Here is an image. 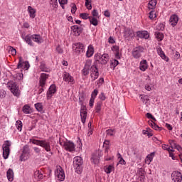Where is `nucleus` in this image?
<instances>
[{"label": "nucleus", "instance_id": "obj_54", "mask_svg": "<svg viewBox=\"0 0 182 182\" xmlns=\"http://www.w3.org/2000/svg\"><path fill=\"white\" fill-rule=\"evenodd\" d=\"M98 93H99V91L97 89L94 90V91L92 92L91 97H95V99Z\"/></svg>", "mask_w": 182, "mask_h": 182}, {"label": "nucleus", "instance_id": "obj_58", "mask_svg": "<svg viewBox=\"0 0 182 182\" xmlns=\"http://www.w3.org/2000/svg\"><path fill=\"white\" fill-rule=\"evenodd\" d=\"M50 4L53 6H58V0H50Z\"/></svg>", "mask_w": 182, "mask_h": 182}, {"label": "nucleus", "instance_id": "obj_11", "mask_svg": "<svg viewBox=\"0 0 182 182\" xmlns=\"http://www.w3.org/2000/svg\"><path fill=\"white\" fill-rule=\"evenodd\" d=\"M171 179L173 182H181L182 181V175L181 172L177 171H173L171 173Z\"/></svg>", "mask_w": 182, "mask_h": 182}, {"label": "nucleus", "instance_id": "obj_30", "mask_svg": "<svg viewBox=\"0 0 182 182\" xmlns=\"http://www.w3.org/2000/svg\"><path fill=\"white\" fill-rule=\"evenodd\" d=\"M35 107L37 112H40V113H43V105H42V103L38 102L35 104Z\"/></svg>", "mask_w": 182, "mask_h": 182}, {"label": "nucleus", "instance_id": "obj_25", "mask_svg": "<svg viewBox=\"0 0 182 182\" xmlns=\"http://www.w3.org/2000/svg\"><path fill=\"white\" fill-rule=\"evenodd\" d=\"M63 80H65V82H73V77H72L69 73L65 72L63 74Z\"/></svg>", "mask_w": 182, "mask_h": 182}, {"label": "nucleus", "instance_id": "obj_44", "mask_svg": "<svg viewBox=\"0 0 182 182\" xmlns=\"http://www.w3.org/2000/svg\"><path fill=\"white\" fill-rule=\"evenodd\" d=\"M9 52H11L12 56H15V55H16V49H15L12 46H9Z\"/></svg>", "mask_w": 182, "mask_h": 182}, {"label": "nucleus", "instance_id": "obj_40", "mask_svg": "<svg viewBox=\"0 0 182 182\" xmlns=\"http://www.w3.org/2000/svg\"><path fill=\"white\" fill-rule=\"evenodd\" d=\"M42 142V140H38V139H30V143H32L33 144H36V146H40L41 143Z\"/></svg>", "mask_w": 182, "mask_h": 182}, {"label": "nucleus", "instance_id": "obj_50", "mask_svg": "<svg viewBox=\"0 0 182 182\" xmlns=\"http://www.w3.org/2000/svg\"><path fill=\"white\" fill-rule=\"evenodd\" d=\"M23 64L24 65L23 69H26V70H28V69L30 68L29 62L28 61H25L23 62Z\"/></svg>", "mask_w": 182, "mask_h": 182}, {"label": "nucleus", "instance_id": "obj_56", "mask_svg": "<svg viewBox=\"0 0 182 182\" xmlns=\"http://www.w3.org/2000/svg\"><path fill=\"white\" fill-rule=\"evenodd\" d=\"M138 173H139V176H144V174H146V171H144V170H143V168H140L139 171H138Z\"/></svg>", "mask_w": 182, "mask_h": 182}, {"label": "nucleus", "instance_id": "obj_37", "mask_svg": "<svg viewBox=\"0 0 182 182\" xmlns=\"http://www.w3.org/2000/svg\"><path fill=\"white\" fill-rule=\"evenodd\" d=\"M113 168H114L113 166L109 165L107 168H105V171L107 173V174H110V173H112L113 171Z\"/></svg>", "mask_w": 182, "mask_h": 182}, {"label": "nucleus", "instance_id": "obj_35", "mask_svg": "<svg viewBox=\"0 0 182 182\" xmlns=\"http://www.w3.org/2000/svg\"><path fill=\"white\" fill-rule=\"evenodd\" d=\"M156 38H158L159 41H163V38H164V34L163 33H160L159 31L155 33Z\"/></svg>", "mask_w": 182, "mask_h": 182}, {"label": "nucleus", "instance_id": "obj_6", "mask_svg": "<svg viewBox=\"0 0 182 182\" xmlns=\"http://www.w3.org/2000/svg\"><path fill=\"white\" fill-rule=\"evenodd\" d=\"M144 52V48L141 46L136 47L132 50V56L135 59H140L141 58V53Z\"/></svg>", "mask_w": 182, "mask_h": 182}, {"label": "nucleus", "instance_id": "obj_42", "mask_svg": "<svg viewBox=\"0 0 182 182\" xmlns=\"http://www.w3.org/2000/svg\"><path fill=\"white\" fill-rule=\"evenodd\" d=\"M22 60H23L22 57H19V61L17 65V69H21V68L23 66V62Z\"/></svg>", "mask_w": 182, "mask_h": 182}, {"label": "nucleus", "instance_id": "obj_32", "mask_svg": "<svg viewBox=\"0 0 182 182\" xmlns=\"http://www.w3.org/2000/svg\"><path fill=\"white\" fill-rule=\"evenodd\" d=\"M90 23H91V25H93L94 26H97V25L99 24L97 18H96V17L92 16H90Z\"/></svg>", "mask_w": 182, "mask_h": 182}, {"label": "nucleus", "instance_id": "obj_18", "mask_svg": "<svg viewBox=\"0 0 182 182\" xmlns=\"http://www.w3.org/2000/svg\"><path fill=\"white\" fill-rule=\"evenodd\" d=\"M136 36L142 39H149V37L150 36V35H149V32L147 31H138L136 32Z\"/></svg>", "mask_w": 182, "mask_h": 182}, {"label": "nucleus", "instance_id": "obj_7", "mask_svg": "<svg viewBox=\"0 0 182 182\" xmlns=\"http://www.w3.org/2000/svg\"><path fill=\"white\" fill-rule=\"evenodd\" d=\"M91 70V79H92V82H95L97 77H99V70L96 65H92L90 68Z\"/></svg>", "mask_w": 182, "mask_h": 182}, {"label": "nucleus", "instance_id": "obj_24", "mask_svg": "<svg viewBox=\"0 0 182 182\" xmlns=\"http://www.w3.org/2000/svg\"><path fill=\"white\" fill-rule=\"evenodd\" d=\"M28 14L30 15V18H32V19H33V18L36 16V10L32 8V6H28Z\"/></svg>", "mask_w": 182, "mask_h": 182}, {"label": "nucleus", "instance_id": "obj_36", "mask_svg": "<svg viewBox=\"0 0 182 182\" xmlns=\"http://www.w3.org/2000/svg\"><path fill=\"white\" fill-rule=\"evenodd\" d=\"M40 69L42 72H49V69L46 67V65L45 63L41 64Z\"/></svg>", "mask_w": 182, "mask_h": 182}, {"label": "nucleus", "instance_id": "obj_52", "mask_svg": "<svg viewBox=\"0 0 182 182\" xmlns=\"http://www.w3.org/2000/svg\"><path fill=\"white\" fill-rule=\"evenodd\" d=\"M92 15L93 18L98 17L99 16V12H97V11L96 9H94L92 11Z\"/></svg>", "mask_w": 182, "mask_h": 182}, {"label": "nucleus", "instance_id": "obj_27", "mask_svg": "<svg viewBox=\"0 0 182 182\" xmlns=\"http://www.w3.org/2000/svg\"><path fill=\"white\" fill-rule=\"evenodd\" d=\"M6 176L9 181H14V170L9 168L7 171Z\"/></svg>", "mask_w": 182, "mask_h": 182}, {"label": "nucleus", "instance_id": "obj_34", "mask_svg": "<svg viewBox=\"0 0 182 182\" xmlns=\"http://www.w3.org/2000/svg\"><path fill=\"white\" fill-rule=\"evenodd\" d=\"M75 167V172L77 174H82V171H83V167L82 166H74Z\"/></svg>", "mask_w": 182, "mask_h": 182}, {"label": "nucleus", "instance_id": "obj_61", "mask_svg": "<svg viewBox=\"0 0 182 182\" xmlns=\"http://www.w3.org/2000/svg\"><path fill=\"white\" fill-rule=\"evenodd\" d=\"M104 15L105 16H106L107 18H110V12H109V10H106L104 12Z\"/></svg>", "mask_w": 182, "mask_h": 182}, {"label": "nucleus", "instance_id": "obj_10", "mask_svg": "<svg viewBox=\"0 0 182 182\" xmlns=\"http://www.w3.org/2000/svg\"><path fill=\"white\" fill-rule=\"evenodd\" d=\"M49 77V74L41 73L39 80V86L40 87H45V85H46V80Z\"/></svg>", "mask_w": 182, "mask_h": 182}, {"label": "nucleus", "instance_id": "obj_60", "mask_svg": "<svg viewBox=\"0 0 182 182\" xmlns=\"http://www.w3.org/2000/svg\"><path fill=\"white\" fill-rule=\"evenodd\" d=\"M99 99H100V100H106V96H105V93L102 92L99 95Z\"/></svg>", "mask_w": 182, "mask_h": 182}, {"label": "nucleus", "instance_id": "obj_33", "mask_svg": "<svg viewBox=\"0 0 182 182\" xmlns=\"http://www.w3.org/2000/svg\"><path fill=\"white\" fill-rule=\"evenodd\" d=\"M102 101H99L97 105H95V112L96 113H100V110H102Z\"/></svg>", "mask_w": 182, "mask_h": 182}, {"label": "nucleus", "instance_id": "obj_26", "mask_svg": "<svg viewBox=\"0 0 182 182\" xmlns=\"http://www.w3.org/2000/svg\"><path fill=\"white\" fill-rule=\"evenodd\" d=\"M94 53H95V49L93 48V46H89L88 50H87V53H86L87 58H92V56H93Z\"/></svg>", "mask_w": 182, "mask_h": 182}, {"label": "nucleus", "instance_id": "obj_43", "mask_svg": "<svg viewBox=\"0 0 182 182\" xmlns=\"http://www.w3.org/2000/svg\"><path fill=\"white\" fill-rule=\"evenodd\" d=\"M117 65H119V60L114 59L113 60L111 61L110 63V66H113V69H114V68H116V66H117Z\"/></svg>", "mask_w": 182, "mask_h": 182}, {"label": "nucleus", "instance_id": "obj_53", "mask_svg": "<svg viewBox=\"0 0 182 182\" xmlns=\"http://www.w3.org/2000/svg\"><path fill=\"white\" fill-rule=\"evenodd\" d=\"M162 149L164 150H168V151H174V150L170 149V147H168V145H166V144L162 145Z\"/></svg>", "mask_w": 182, "mask_h": 182}, {"label": "nucleus", "instance_id": "obj_8", "mask_svg": "<svg viewBox=\"0 0 182 182\" xmlns=\"http://www.w3.org/2000/svg\"><path fill=\"white\" fill-rule=\"evenodd\" d=\"M124 38L125 39H132L134 38V31L130 28H126L124 31Z\"/></svg>", "mask_w": 182, "mask_h": 182}, {"label": "nucleus", "instance_id": "obj_45", "mask_svg": "<svg viewBox=\"0 0 182 182\" xmlns=\"http://www.w3.org/2000/svg\"><path fill=\"white\" fill-rule=\"evenodd\" d=\"M16 126H17L18 130L20 132L22 130V122L21 121H16Z\"/></svg>", "mask_w": 182, "mask_h": 182}, {"label": "nucleus", "instance_id": "obj_21", "mask_svg": "<svg viewBox=\"0 0 182 182\" xmlns=\"http://www.w3.org/2000/svg\"><path fill=\"white\" fill-rule=\"evenodd\" d=\"M90 72V63H86V64L84 66V68L82 69L83 76H87Z\"/></svg>", "mask_w": 182, "mask_h": 182}, {"label": "nucleus", "instance_id": "obj_29", "mask_svg": "<svg viewBox=\"0 0 182 182\" xmlns=\"http://www.w3.org/2000/svg\"><path fill=\"white\" fill-rule=\"evenodd\" d=\"M23 112L26 114H31L32 111L31 110V107L28 105H26L23 107Z\"/></svg>", "mask_w": 182, "mask_h": 182}, {"label": "nucleus", "instance_id": "obj_14", "mask_svg": "<svg viewBox=\"0 0 182 182\" xmlns=\"http://www.w3.org/2000/svg\"><path fill=\"white\" fill-rule=\"evenodd\" d=\"M40 146L43 147V149H44V150H46V151H51V149H50V142L49 141H46V140H41V143L40 144Z\"/></svg>", "mask_w": 182, "mask_h": 182}, {"label": "nucleus", "instance_id": "obj_16", "mask_svg": "<svg viewBox=\"0 0 182 182\" xmlns=\"http://www.w3.org/2000/svg\"><path fill=\"white\" fill-rule=\"evenodd\" d=\"M55 175L57 176L60 181H63L65 180V171L63 169H57V171L55 172Z\"/></svg>", "mask_w": 182, "mask_h": 182}, {"label": "nucleus", "instance_id": "obj_2", "mask_svg": "<svg viewBox=\"0 0 182 182\" xmlns=\"http://www.w3.org/2000/svg\"><path fill=\"white\" fill-rule=\"evenodd\" d=\"M95 62L99 63L100 65H107L109 62V54L107 53H97L95 55Z\"/></svg>", "mask_w": 182, "mask_h": 182}, {"label": "nucleus", "instance_id": "obj_13", "mask_svg": "<svg viewBox=\"0 0 182 182\" xmlns=\"http://www.w3.org/2000/svg\"><path fill=\"white\" fill-rule=\"evenodd\" d=\"M56 93V85L53 84L48 88L47 92V99H50Z\"/></svg>", "mask_w": 182, "mask_h": 182}, {"label": "nucleus", "instance_id": "obj_19", "mask_svg": "<svg viewBox=\"0 0 182 182\" xmlns=\"http://www.w3.org/2000/svg\"><path fill=\"white\" fill-rule=\"evenodd\" d=\"M31 38L32 41L36 42V43H43V38L39 34H33Z\"/></svg>", "mask_w": 182, "mask_h": 182}, {"label": "nucleus", "instance_id": "obj_59", "mask_svg": "<svg viewBox=\"0 0 182 182\" xmlns=\"http://www.w3.org/2000/svg\"><path fill=\"white\" fill-rule=\"evenodd\" d=\"M58 2L60 4V6H62V5H67L68 0H58Z\"/></svg>", "mask_w": 182, "mask_h": 182}, {"label": "nucleus", "instance_id": "obj_1", "mask_svg": "<svg viewBox=\"0 0 182 182\" xmlns=\"http://www.w3.org/2000/svg\"><path fill=\"white\" fill-rule=\"evenodd\" d=\"M83 102H85V94H80L79 96V103L81 106L80 118L82 123L85 124V123H86V119L87 117V109L86 108V106L83 105Z\"/></svg>", "mask_w": 182, "mask_h": 182}, {"label": "nucleus", "instance_id": "obj_23", "mask_svg": "<svg viewBox=\"0 0 182 182\" xmlns=\"http://www.w3.org/2000/svg\"><path fill=\"white\" fill-rule=\"evenodd\" d=\"M158 55L161 56V59H164V60H166V62H168V58L166 56V54H164V52L163 50H161V48H159L157 49Z\"/></svg>", "mask_w": 182, "mask_h": 182}, {"label": "nucleus", "instance_id": "obj_22", "mask_svg": "<svg viewBox=\"0 0 182 182\" xmlns=\"http://www.w3.org/2000/svg\"><path fill=\"white\" fill-rule=\"evenodd\" d=\"M74 166H82L83 164V159L80 156H75L74 158Z\"/></svg>", "mask_w": 182, "mask_h": 182}, {"label": "nucleus", "instance_id": "obj_12", "mask_svg": "<svg viewBox=\"0 0 182 182\" xmlns=\"http://www.w3.org/2000/svg\"><path fill=\"white\" fill-rule=\"evenodd\" d=\"M63 147L67 151H75V144L70 141L64 142Z\"/></svg>", "mask_w": 182, "mask_h": 182}, {"label": "nucleus", "instance_id": "obj_47", "mask_svg": "<svg viewBox=\"0 0 182 182\" xmlns=\"http://www.w3.org/2000/svg\"><path fill=\"white\" fill-rule=\"evenodd\" d=\"M118 159H119V164H123L124 166L126 165V161L123 159V157H122V154H119Z\"/></svg>", "mask_w": 182, "mask_h": 182}, {"label": "nucleus", "instance_id": "obj_28", "mask_svg": "<svg viewBox=\"0 0 182 182\" xmlns=\"http://www.w3.org/2000/svg\"><path fill=\"white\" fill-rule=\"evenodd\" d=\"M157 5V0H150L148 4L149 9H154Z\"/></svg>", "mask_w": 182, "mask_h": 182}, {"label": "nucleus", "instance_id": "obj_55", "mask_svg": "<svg viewBox=\"0 0 182 182\" xmlns=\"http://www.w3.org/2000/svg\"><path fill=\"white\" fill-rule=\"evenodd\" d=\"M152 129H154V130H159V132H161V130H163V128L159 127L156 124H154V126H153Z\"/></svg>", "mask_w": 182, "mask_h": 182}, {"label": "nucleus", "instance_id": "obj_39", "mask_svg": "<svg viewBox=\"0 0 182 182\" xmlns=\"http://www.w3.org/2000/svg\"><path fill=\"white\" fill-rule=\"evenodd\" d=\"M71 6V14H76V11H77V7L75 3H72L70 4Z\"/></svg>", "mask_w": 182, "mask_h": 182}, {"label": "nucleus", "instance_id": "obj_63", "mask_svg": "<svg viewBox=\"0 0 182 182\" xmlns=\"http://www.w3.org/2000/svg\"><path fill=\"white\" fill-rule=\"evenodd\" d=\"M33 150L35 153H37L38 154H41V149H39L38 147H34Z\"/></svg>", "mask_w": 182, "mask_h": 182}, {"label": "nucleus", "instance_id": "obj_64", "mask_svg": "<svg viewBox=\"0 0 182 182\" xmlns=\"http://www.w3.org/2000/svg\"><path fill=\"white\" fill-rule=\"evenodd\" d=\"M41 174V172L39 171H36L35 173H34V177L35 178H38L39 177V175Z\"/></svg>", "mask_w": 182, "mask_h": 182}, {"label": "nucleus", "instance_id": "obj_31", "mask_svg": "<svg viewBox=\"0 0 182 182\" xmlns=\"http://www.w3.org/2000/svg\"><path fill=\"white\" fill-rule=\"evenodd\" d=\"M24 40L26 41V43H28V45H30V46H33V44L32 43V35H27L24 38Z\"/></svg>", "mask_w": 182, "mask_h": 182}, {"label": "nucleus", "instance_id": "obj_5", "mask_svg": "<svg viewBox=\"0 0 182 182\" xmlns=\"http://www.w3.org/2000/svg\"><path fill=\"white\" fill-rule=\"evenodd\" d=\"M11 146V141H5L4 144H3L2 149H3V157L4 160H6L8 157H9V153H11V149H9V146Z\"/></svg>", "mask_w": 182, "mask_h": 182}, {"label": "nucleus", "instance_id": "obj_46", "mask_svg": "<svg viewBox=\"0 0 182 182\" xmlns=\"http://www.w3.org/2000/svg\"><path fill=\"white\" fill-rule=\"evenodd\" d=\"M168 142H169V144H170L171 149H176V146H177V143H176V141L169 140Z\"/></svg>", "mask_w": 182, "mask_h": 182}, {"label": "nucleus", "instance_id": "obj_51", "mask_svg": "<svg viewBox=\"0 0 182 182\" xmlns=\"http://www.w3.org/2000/svg\"><path fill=\"white\" fill-rule=\"evenodd\" d=\"M94 103H95V97H91V98L90 100V102H89L90 107H93Z\"/></svg>", "mask_w": 182, "mask_h": 182}, {"label": "nucleus", "instance_id": "obj_17", "mask_svg": "<svg viewBox=\"0 0 182 182\" xmlns=\"http://www.w3.org/2000/svg\"><path fill=\"white\" fill-rule=\"evenodd\" d=\"M169 22L171 25V26L174 27L177 23H178V16L176 14H173L171 16Z\"/></svg>", "mask_w": 182, "mask_h": 182}, {"label": "nucleus", "instance_id": "obj_48", "mask_svg": "<svg viewBox=\"0 0 182 182\" xmlns=\"http://www.w3.org/2000/svg\"><path fill=\"white\" fill-rule=\"evenodd\" d=\"M6 96V91L4 90H0V97L1 99H4Z\"/></svg>", "mask_w": 182, "mask_h": 182}, {"label": "nucleus", "instance_id": "obj_20", "mask_svg": "<svg viewBox=\"0 0 182 182\" xmlns=\"http://www.w3.org/2000/svg\"><path fill=\"white\" fill-rule=\"evenodd\" d=\"M147 68H149V65H147V60H141L139 65L140 70H141V72H146Z\"/></svg>", "mask_w": 182, "mask_h": 182}, {"label": "nucleus", "instance_id": "obj_57", "mask_svg": "<svg viewBox=\"0 0 182 182\" xmlns=\"http://www.w3.org/2000/svg\"><path fill=\"white\" fill-rule=\"evenodd\" d=\"M104 82H105V79H103V77L100 78L99 80L97 81V85L99 87L102 86Z\"/></svg>", "mask_w": 182, "mask_h": 182}, {"label": "nucleus", "instance_id": "obj_4", "mask_svg": "<svg viewBox=\"0 0 182 182\" xmlns=\"http://www.w3.org/2000/svg\"><path fill=\"white\" fill-rule=\"evenodd\" d=\"M29 154H31L29 145H25L20 156V161H26L29 159Z\"/></svg>", "mask_w": 182, "mask_h": 182}, {"label": "nucleus", "instance_id": "obj_62", "mask_svg": "<svg viewBox=\"0 0 182 182\" xmlns=\"http://www.w3.org/2000/svg\"><path fill=\"white\" fill-rule=\"evenodd\" d=\"M107 136H113V130L112 129H108L106 131Z\"/></svg>", "mask_w": 182, "mask_h": 182}, {"label": "nucleus", "instance_id": "obj_9", "mask_svg": "<svg viewBox=\"0 0 182 182\" xmlns=\"http://www.w3.org/2000/svg\"><path fill=\"white\" fill-rule=\"evenodd\" d=\"M73 49H75L77 55H80L85 52V46H83V43H77L75 44Z\"/></svg>", "mask_w": 182, "mask_h": 182}, {"label": "nucleus", "instance_id": "obj_38", "mask_svg": "<svg viewBox=\"0 0 182 182\" xmlns=\"http://www.w3.org/2000/svg\"><path fill=\"white\" fill-rule=\"evenodd\" d=\"M80 18H82V19H90V16H89V14L87 13H81L80 14Z\"/></svg>", "mask_w": 182, "mask_h": 182}, {"label": "nucleus", "instance_id": "obj_49", "mask_svg": "<svg viewBox=\"0 0 182 182\" xmlns=\"http://www.w3.org/2000/svg\"><path fill=\"white\" fill-rule=\"evenodd\" d=\"M154 15H156V11L152 10L149 12V18L151 19H154V18H156V16H154Z\"/></svg>", "mask_w": 182, "mask_h": 182}, {"label": "nucleus", "instance_id": "obj_41", "mask_svg": "<svg viewBox=\"0 0 182 182\" xmlns=\"http://www.w3.org/2000/svg\"><path fill=\"white\" fill-rule=\"evenodd\" d=\"M85 6L87 9H92V0H85Z\"/></svg>", "mask_w": 182, "mask_h": 182}, {"label": "nucleus", "instance_id": "obj_15", "mask_svg": "<svg viewBox=\"0 0 182 182\" xmlns=\"http://www.w3.org/2000/svg\"><path fill=\"white\" fill-rule=\"evenodd\" d=\"M71 30L75 33V36H79L83 32V27L74 25L71 26Z\"/></svg>", "mask_w": 182, "mask_h": 182}, {"label": "nucleus", "instance_id": "obj_3", "mask_svg": "<svg viewBox=\"0 0 182 182\" xmlns=\"http://www.w3.org/2000/svg\"><path fill=\"white\" fill-rule=\"evenodd\" d=\"M8 87L10 89L11 93L14 96L19 97L21 92H19V87L16 85V82L14 81H10L8 82Z\"/></svg>", "mask_w": 182, "mask_h": 182}]
</instances>
